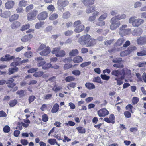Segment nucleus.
<instances>
[{"instance_id":"1a4fd4ad","label":"nucleus","mask_w":146,"mask_h":146,"mask_svg":"<svg viewBox=\"0 0 146 146\" xmlns=\"http://www.w3.org/2000/svg\"><path fill=\"white\" fill-rule=\"evenodd\" d=\"M137 42L139 45H143L146 43V35L141 36L137 40Z\"/></svg>"},{"instance_id":"0eeeda50","label":"nucleus","mask_w":146,"mask_h":146,"mask_svg":"<svg viewBox=\"0 0 146 146\" xmlns=\"http://www.w3.org/2000/svg\"><path fill=\"white\" fill-rule=\"evenodd\" d=\"M38 11L36 10H33L31 12L28 13L27 15V20L31 21L34 19Z\"/></svg>"},{"instance_id":"7c9ffc66","label":"nucleus","mask_w":146,"mask_h":146,"mask_svg":"<svg viewBox=\"0 0 146 146\" xmlns=\"http://www.w3.org/2000/svg\"><path fill=\"white\" fill-rule=\"evenodd\" d=\"M83 59L82 57L80 56H77L74 58L73 61L75 63H78L81 62Z\"/></svg>"},{"instance_id":"7ed1b4c3","label":"nucleus","mask_w":146,"mask_h":146,"mask_svg":"<svg viewBox=\"0 0 146 146\" xmlns=\"http://www.w3.org/2000/svg\"><path fill=\"white\" fill-rule=\"evenodd\" d=\"M111 25L110 26V29L112 30L116 29L120 25V21L117 19L115 17H113L112 18L110 21Z\"/></svg>"},{"instance_id":"bb28decb","label":"nucleus","mask_w":146,"mask_h":146,"mask_svg":"<svg viewBox=\"0 0 146 146\" xmlns=\"http://www.w3.org/2000/svg\"><path fill=\"white\" fill-rule=\"evenodd\" d=\"M96 43V40L92 38H90V40L87 45L88 47L94 46Z\"/></svg>"},{"instance_id":"72a5a7b5","label":"nucleus","mask_w":146,"mask_h":146,"mask_svg":"<svg viewBox=\"0 0 146 146\" xmlns=\"http://www.w3.org/2000/svg\"><path fill=\"white\" fill-rule=\"evenodd\" d=\"M70 13L69 12L66 11L63 14L62 18L64 19H67L70 17Z\"/></svg>"},{"instance_id":"09e8293b","label":"nucleus","mask_w":146,"mask_h":146,"mask_svg":"<svg viewBox=\"0 0 146 146\" xmlns=\"http://www.w3.org/2000/svg\"><path fill=\"white\" fill-rule=\"evenodd\" d=\"M137 55L139 56H141L146 55V51L142 50L137 53Z\"/></svg>"},{"instance_id":"58836bf2","label":"nucleus","mask_w":146,"mask_h":146,"mask_svg":"<svg viewBox=\"0 0 146 146\" xmlns=\"http://www.w3.org/2000/svg\"><path fill=\"white\" fill-rule=\"evenodd\" d=\"M44 25V22H40L35 24V27L36 29H39L40 28Z\"/></svg>"},{"instance_id":"338daca9","label":"nucleus","mask_w":146,"mask_h":146,"mask_svg":"<svg viewBox=\"0 0 146 146\" xmlns=\"http://www.w3.org/2000/svg\"><path fill=\"white\" fill-rule=\"evenodd\" d=\"M139 101V99L137 97H134L132 100V103L133 104H137Z\"/></svg>"},{"instance_id":"a878e982","label":"nucleus","mask_w":146,"mask_h":146,"mask_svg":"<svg viewBox=\"0 0 146 146\" xmlns=\"http://www.w3.org/2000/svg\"><path fill=\"white\" fill-rule=\"evenodd\" d=\"M85 86L89 90L94 89L95 88V85L90 83H86L85 84Z\"/></svg>"},{"instance_id":"f257e3e1","label":"nucleus","mask_w":146,"mask_h":146,"mask_svg":"<svg viewBox=\"0 0 146 146\" xmlns=\"http://www.w3.org/2000/svg\"><path fill=\"white\" fill-rule=\"evenodd\" d=\"M129 22L133 27H137L142 25L144 21L142 19L137 18L136 17L133 16L129 18Z\"/></svg>"},{"instance_id":"ddd939ff","label":"nucleus","mask_w":146,"mask_h":146,"mask_svg":"<svg viewBox=\"0 0 146 146\" xmlns=\"http://www.w3.org/2000/svg\"><path fill=\"white\" fill-rule=\"evenodd\" d=\"M50 52V48L47 46L46 48L40 52L39 54L42 56H45L47 55Z\"/></svg>"},{"instance_id":"680f3d73","label":"nucleus","mask_w":146,"mask_h":146,"mask_svg":"<svg viewBox=\"0 0 146 146\" xmlns=\"http://www.w3.org/2000/svg\"><path fill=\"white\" fill-rule=\"evenodd\" d=\"M38 70L37 68H32L28 70L29 73H32L37 71Z\"/></svg>"},{"instance_id":"6ab92c4d","label":"nucleus","mask_w":146,"mask_h":146,"mask_svg":"<svg viewBox=\"0 0 146 146\" xmlns=\"http://www.w3.org/2000/svg\"><path fill=\"white\" fill-rule=\"evenodd\" d=\"M84 28V26L82 24L76 27L74 29V31L76 33H79L83 31Z\"/></svg>"},{"instance_id":"2eb2a0df","label":"nucleus","mask_w":146,"mask_h":146,"mask_svg":"<svg viewBox=\"0 0 146 146\" xmlns=\"http://www.w3.org/2000/svg\"><path fill=\"white\" fill-rule=\"evenodd\" d=\"M15 4L14 1H9L6 2L5 4V7L7 9H10L13 8Z\"/></svg>"},{"instance_id":"c9c22d12","label":"nucleus","mask_w":146,"mask_h":146,"mask_svg":"<svg viewBox=\"0 0 146 146\" xmlns=\"http://www.w3.org/2000/svg\"><path fill=\"white\" fill-rule=\"evenodd\" d=\"M107 16V14L106 13H104L102 14L98 19V21H103L105 19Z\"/></svg>"},{"instance_id":"6e6d98bb","label":"nucleus","mask_w":146,"mask_h":146,"mask_svg":"<svg viewBox=\"0 0 146 146\" xmlns=\"http://www.w3.org/2000/svg\"><path fill=\"white\" fill-rule=\"evenodd\" d=\"M3 130L5 133H8L10 131V128L8 125H6L3 127Z\"/></svg>"},{"instance_id":"5701e85b","label":"nucleus","mask_w":146,"mask_h":146,"mask_svg":"<svg viewBox=\"0 0 146 146\" xmlns=\"http://www.w3.org/2000/svg\"><path fill=\"white\" fill-rule=\"evenodd\" d=\"M14 81V79L13 78H10L7 81L6 84H8V86L9 87H13L15 86V84L13 82Z\"/></svg>"},{"instance_id":"f8f14e48","label":"nucleus","mask_w":146,"mask_h":146,"mask_svg":"<svg viewBox=\"0 0 146 146\" xmlns=\"http://www.w3.org/2000/svg\"><path fill=\"white\" fill-rule=\"evenodd\" d=\"M142 32V30L140 28L135 29L132 33V34L134 36H138L141 35Z\"/></svg>"},{"instance_id":"4c0bfd02","label":"nucleus","mask_w":146,"mask_h":146,"mask_svg":"<svg viewBox=\"0 0 146 146\" xmlns=\"http://www.w3.org/2000/svg\"><path fill=\"white\" fill-rule=\"evenodd\" d=\"M27 5V1L24 0H22L19 2L18 4V5L19 7H24L25 6Z\"/></svg>"},{"instance_id":"a211bd4d","label":"nucleus","mask_w":146,"mask_h":146,"mask_svg":"<svg viewBox=\"0 0 146 146\" xmlns=\"http://www.w3.org/2000/svg\"><path fill=\"white\" fill-rule=\"evenodd\" d=\"M32 35L31 34L27 35L23 37L21 39L23 42L27 41L30 40L32 37Z\"/></svg>"},{"instance_id":"37998d69","label":"nucleus","mask_w":146,"mask_h":146,"mask_svg":"<svg viewBox=\"0 0 146 146\" xmlns=\"http://www.w3.org/2000/svg\"><path fill=\"white\" fill-rule=\"evenodd\" d=\"M24 55L25 57L29 58L32 56L33 54L31 51L27 52L25 53Z\"/></svg>"},{"instance_id":"5fc2aeb1","label":"nucleus","mask_w":146,"mask_h":146,"mask_svg":"<svg viewBox=\"0 0 146 146\" xmlns=\"http://www.w3.org/2000/svg\"><path fill=\"white\" fill-rule=\"evenodd\" d=\"M117 64H114L113 66L114 67L117 68H122L123 67V65L121 63H116Z\"/></svg>"},{"instance_id":"20e7f679","label":"nucleus","mask_w":146,"mask_h":146,"mask_svg":"<svg viewBox=\"0 0 146 146\" xmlns=\"http://www.w3.org/2000/svg\"><path fill=\"white\" fill-rule=\"evenodd\" d=\"M127 25H122L119 28V33L121 36L126 35L130 33L131 31V29L127 28Z\"/></svg>"},{"instance_id":"bf43d9fd","label":"nucleus","mask_w":146,"mask_h":146,"mask_svg":"<svg viewBox=\"0 0 146 146\" xmlns=\"http://www.w3.org/2000/svg\"><path fill=\"white\" fill-rule=\"evenodd\" d=\"M51 66V64L50 63H48L46 64H45L42 67V68L44 69H46L50 68Z\"/></svg>"},{"instance_id":"774afa93","label":"nucleus","mask_w":146,"mask_h":146,"mask_svg":"<svg viewBox=\"0 0 146 146\" xmlns=\"http://www.w3.org/2000/svg\"><path fill=\"white\" fill-rule=\"evenodd\" d=\"M33 8V5L32 4H30L27 6L26 8V11L27 12H28L30 10L32 9Z\"/></svg>"},{"instance_id":"a18cd8bd","label":"nucleus","mask_w":146,"mask_h":146,"mask_svg":"<svg viewBox=\"0 0 146 146\" xmlns=\"http://www.w3.org/2000/svg\"><path fill=\"white\" fill-rule=\"evenodd\" d=\"M17 103V100H14L11 101L9 104L10 106L13 107L15 106Z\"/></svg>"},{"instance_id":"69168bd1","label":"nucleus","mask_w":146,"mask_h":146,"mask_svg":"<svg viewBox=\"0 0 146 146\" xmlns=\"http://www.w3.org/2000/svg\"><path fill=\"white\" fill-rule=\"evenodd\" d=\"M47 47L46 45L44 44H42L38 48V51H40L42 50H44V49L46 48Z\"/></svg>"},{"instance_id":"49530a36","label":"nucleus","mask_w":146,"mask_h":146,"mask_svg":"<svg viewBox=\"0 0 146 146\" xmlns=\"http://www.w3.org/2000/svg\"><path fill=\"white\" fill-rule=\"evenodd\" d=\"M16 11L17 13H22L23 12L24 10L23 8L21 7H18L16 9Z\"/></svg>"},{"instance_id":"4d7b16f0","label":"nucleus","mask_w":146,"mask_h":146,"mask_svg":"<svg viewBox=\"0 0 146 146\" xmlns=\"http://www.w3.org/2000/svg\"><path fill=\"white\" fill-rule=\"evenodd\" d=\"M47 9L49 11L53 12L54 10L55 7L53 5H50L47 7Z\"/></svg>"},{"instance_id":"4be33fe9","label":"nucleus","mask_w":146,"mask_h":146,"mask_svg":"<svg viewBox=\"0 0 146 146\" xmlns=\"http://www.w3.org/2000/svg\"><path fill=\"white\" fill-rule=\"evenodd\" d=\"M124 77L125 76L124 75H123L121 76L119 78H115V80L117 81V85H120L123 83L122 80L124 79Z\"/></svg>"},{"instance_id":"c756f323","label":"nucleus","mask_w":146,"mask_h":146,"mask_svg":"<svg viewBox=\"0 0 146 146\" xmlns=\"http://www.w3.org/2000/svg\"><path fill=\"white\" fill-rule=\"evenodd\" d=\"M19 15L18 14H15L12 15L9 18V20L10 22H12L14 20L18 19Z\"/></svg>"},{"instance_id":"f03ea898","label":"nucleus","mask_w":146,"mask_h":146,"mask_svg":"<svg viewBox=\"0 0 146 146\" xmlns=\"http://www.w3.org/2000/svg\"><path fill=\"white\" fill-rule=\"evenodd\" d=\"M90 36L88 34H86L80 37L78 40V42L82 45H87L90 40Z\"/></svg>"},{"instance_id":"79ce46f5","label":"nucleus","mask_w":146,"mask_h":146,"mask_svg":"<svg viewBox=\"0 0 146 146\" xmlns=\"http://www.w3.org/2000/svg\"><path fill=\"white\" fill-rule=\"evenodd\" d=\"M75 78L72 76H69L66 77L65 80L66 82H70L73 81L74 80Z\"/></svg>"},{"instance_id":"9b49d317","label":"nucleus","mask_w":146,"mask_h":146,"mask_svg":"<svg viewBox=\"0 0 146 146\" xmlns=\"http://www.w3.org/2000/svg\"><path fill=\"white\" fill-rule=\"evenodd\" d=\"M62 89L61 84L55 83L52 88V90L55 92L57 93L60 91Z\"/></svg>"},{"instance_id":"423d86ee","label":"nucleus","mask_w":146,"mask_h":146,"mask_svg":"<svg viewBox=\"0 0 146 146\" xmlns=\"http://www.w3.org/2000/svg\"><path fill=\"white\" fill-rule=\"evenodd\" d=\"M21 59V58L19 57H17L15 58V62L11 63L10 64L11 66H19L20 64L27 62L28 61V60L27 59H24L22 61L20 60Z\"/></svg>"},{"instance_id":"9d476101","label":"nucleus","mask_w":146,"mask_h":146,"mask_svg":"<svg viewBox=\"0 0 146 146\" xmlns=\"http://www.w3.org/2000/svg\"><path fill=\"white\" fill-rule=\"evenodd\" d=\"M48 16V13L46 11H43L39 13L38 15V19L39 20H43L46 19Z\"/></svg>"},{"instance_id":"e2e57ef3","label":"nucleus","mask_w":146,"mask_h":146,"mask_svg":"<svg viewBox=\"0 0 146 146\" xmlns=\"http://www.w3.org/2000/svg\"><path fill=\"white\" fill-rule=\"evenodd\" d=\"M93 81L94 82L100 83L101 82V79L99 77H95L93 79Z\"/></svg>"},{"instance_id":"c03bdc74","label":"nucleus","mask_w":146,"mask_h":146,"mask_svg":"<svg viewBox=\"0 0 146 146\" xmlns=\"http://www.w3.org/2000/svg\"><path fill=\"white\" fill-rule=\"evenodd\" d=\"M48 142L50 145H54L56 142V140L54 139H50L48 140Z\"/></svg>"},{"instance_id":"39448f33","label":"nucleus","mask_w":146,"mask_h":146,"mask_svg":"<svg viewBox=\"0 0 146 146\" xmlns=\"http://www.w3.org/2000/svg\"><path fill=\"white\" fill-rule=\"evenodd\" d=\"M60 48H53L52 51V53L55 54L57 57H63L65 55V51L63 50H60Z\"/></svg>"},{"instance_id":"b1692460","label":"nucleus","mask_w":146,"mask_h":146,"mask_svg":"<svg viewBox=\"0 0 146 146\" xmlns=\"http://www.w3.org/2000/svg\"><path fill=\"white\" fill-rule=\"evenodd\" d=\"M111 74L112 75L117 77H118L120 75H121L120 72L118 70H113L111 72Z\"/></svg>"},{"instance_id":"412c9836","label":"nucleus","mask_w":146,"mask_h":146,"mask_svg":"<svg viewBox=\"0 0 146 146\" xmlns=\"http://www.w3.org/2000/svg\"><path fill=\"white\" fill-rule=\"evenodd\" d=\"M95 6H89L87 7L86 12L87 13L89 14L92 12L93 11L95 10Z\"/></svg>"},{"instance_id":"0e129e2a","label":"nucleus","mask_w":146,"mask_h":146,"mask_svg":"<svg viewBox=\"0 0 146 146\" xmlns=\"http://www.w3.org/2000/svg\"><path fill=\"white\" fill-rule=\"evenodd\" d=\"M122 61V59L121 58H118L113 59L112 61L114 63H119Z\"/></svg>"},{"instance_id":"aec40b11","label":"nucleus","mask_w":146,"mask_h":146,"mask_svg":"<svg viewBox=\"0 0 146 146\" xmlns=\"http://www.w3.org/2000/svg\"><path fill=\"white\" fill-rule=\"evenodd\" d=\"M59 108V106L57 103H56L54 105L51 110V112L52 113H56L58 110Z\"/></svg>"},{"instance_id":"13d9d810","label":"nucleus","mask_w":146,"mask_h":146,"mask_svg":"<svg viewBox=\"0 0 146 146\" xmlns=\"http://www.w3.org/2000/svg\"><path fill=\"white\" fill-rule=\"evenodd\" d=\"M101 78L103 80H108L110 78L109 76H107L105 74H101Z\"/></svg>"},{"instance_id":"052dcab7","label":"nucleus","mask_w":146,"mask_h":146,"mask_svg":"<svg viewBox=\"0 0 146 146\" xmlns=\"http://www.w3.org/2000/svg\"><path fill=\"white\" fill-rule=\"evenodd\" d=\"M42 119L44 122H46L48 121V117L47 115L44 114L42 116Z\"/></svg>"},{"instance_id":"a19ab883","label":"nucleus","mask_w":146,"mask_h":146,"mask_svg":"<svg viewBox=\"0 0 146 146\" xmlns=\"http://www.w3.org/2000/svg\"><path fill=\"white\" fill-rule=\"evenodd\" d=\"M58 17V15L56 13H54L51 15L49 17L50 20H53L56 19Z\"/></svg>"},{"instance_id":"6e6552de","label":"nucleus","mask_w":146,"mask_h":146,"mask_svg":"<svg viewBox=\"0 0 146 146\" xmlns=\"http://www.w3.org/2000/svg\"><path fill=\"white\" fill-rule=\"evenodd\" d=\"M98 114L100 117H104L109 114V112L105 108H104L97 111Z\"/></svg>"},{"instance_id":"cd10ccee","label":"nucleus","mask_w":146,"mask_h":146,"mask_svg":"<svg viewBox=\"0 0 146 146\" xmlns=\"http://www.w3.org/2000/svg\"><path fill=\"white\" fill-rule=\"evenodd\" d=\"M17 66H13V68H10L9 69L8 74L9 75L13 73L14 72L17 71L18 70V68L16 67Z\"/></svg>"},{"instance_id":"4468645a","label":"nucleus","mask_w":146,"mask_h":146,"mask_svg":"<svg viewBox=\"0 0 146 146\" xmlns=\"http://www.w3.org/2000/svg\"><path fill=\"white\" fill-rule=\"evenodd\" d=\"M35 60L38 62L37 65L39 67L44 66L45 63V62L44 61H42L43 60V58H42V57L36 58Z\"/></svg>"},{"instance_id":"2f4dec72","label":"nucleus","mask_w":146,"mask_h":146,"mask_svg":"<svg viewBox=\"0 0 146 146\" xmlns=\"http://www.w3.org/2000/svg\"><path fill=\"white\" fill-rule=\"evenodd\" d=\"M78 50L76 49H74L72 50L69 53V55L71 56H74L78 54Z\"/></svg>"},{"instance_id":"e433bc0d","label":"nucleus","mask_w":146,"mask_h":146,"mask_svg":"<svg viewBox=\"0 0 146 146\" xmlns=\"http://www.w3.org/2000/svg\"><path fill=\"white\" fill-rule=\"evenodd\" d=\"M43 74V72L42 71H38L35 73L33 74V76L36 77H40L42 76Z\"/></svg>"},{"instance_id":"3c124183","label":"nucleus","mask_w":146,"mask_h":146,"mask_svg":"<svg viewBox=\"0 0 146 146\" xmlns=\"http://www.w3.org/2000/svg\"><path fill=\"white\" fill-rule=\"evenodd\" d=\"M91 61H88L85 62H84L82 63L81 64L80 66L82 67H84L86 66H88V65H90L91 64Z\"/></svg>"},{"instance_id":"f3484780","label":"nucleus","mask_w":146,"mask_h":146,"mask_svg":"<svg viewBox=\"0 0 146 146\" xmlns=\"http://www.w3.org/2000/svg\"><path fill=\"white\" fill-rule=\"evenodd\" d=\"M69 2L66 0H59L58 1V5H61L62 7H65L69 4Z\"/></svg>"},{"instance_id":"393cba45","label":"nucleus","mask_w":146,"mask_h":146,"mask_svg":"<svg viewBox=\"0 0 146 146\" xmlns=\"http://www.w3.org/2000/svg\"><path fill=\"white\" fill-rule=\"evenodd\" d=\"M11 15V12L9 11L3 12L1 14V17L4 18H7L9 17Z\"/></svg>"},{"instance_id":"473e14b6","label":"nucleus","mask_w":146,"mask_h":146,"mask_svg":"<svg viewBox=\"0 0 146 146\" xmlns=\"http://www.w3.org/2000/svg\"><path fill=\"white\" fill-rule=\"evenodd\" d=\"M125 41V40L123 38H121L118 40L115 44L116 46H120L122 45Z\"/></svg>"},{"instance_id":"8fccbe9b","label":"nucleus","mask_w":146,"mask_h":146,"mask_svg":"<svg viewBox=\"0 0 146 146\" xmlns=\"http://www.w3.org/2000/svg\"><path fill=\"white\" fill-rule=\"evenodd\" d=\"M9 56V54H7L3 56L0 59L1 61H8V56Z\"/></svg>"},{"instance_id":"de8ad7c7","label":"nucleus","mask_w":146,"mask_h":146,"mask_svg":"<svg viewBox=\"0 0 146 146\" xmlns=\"http://www.w3.org/2000/svg\"><path fill=\"white\" fill-rule=\"evenodd\" d=\"M129 54V51H128L127 50L123 51L120 53V54L121 56H124L128 55Z\"/></svg>"},{"instance_id":"dca6fc26","label":"nucleus","mask_w":146,"mask_h":146,"mask_svg":"<svg viewBox=\"0 0 146 146\" xmlns=\"http://www.w3.org/2000/svg\"><path fill=\"white\" fill-rule=\"evenodd\" d=\"M95 0H81L82 3L86 6L93 5Z\"/></svg>"},{"instance_id":"f704fd0d","label":"nucleus","mask_w":146,"mask_h":146,"mask_svg":"<svg viewBox=\"0 0 146 146\" xmlns=\"http://www.w3.org/2000/svg\"><path fill=\"white\" fill-rule=\"evenodd\" d=\"M114 17H115L117 20H121L125 19L126 15L125 14H122L116 16Z\"/></svg>"},{"instance_id":"c85d7f7f","label":"nucleus","mask_w":146,"mask_h":146,"mask_svg":"<svg viewBox=\"0 0 146 146\" xmlns=\"http://www.w3.org/2000/svg\"><path fill=\"white\" fill-rule=\"evenodd\" d=\"M20 23L18 21H16L13 23L11 27L12 29H15L20 26Z\"/></svg>"},{"instance_id":"ea45409f","label":"nucleus","mask_w":146,"mask_h":146,"mask_svg":"<svg viewBox=\"0 0 146 146\" xmlns=\"http://www.w3.org/2000/svg\"><path fill=\"white\" fill-rule=\"evenodd\" d=\"M76 129L79 133H80L82 134L86 132L85 129L83 127H77Z\"/></svg>"},{"instance_id":"864d4df0","label":"nucleus","mask_w":146,"mask_h":146,"mask_svg":"<svg viewBox=\"0 0 146 146\" xmlns=\"http://www.w3.org/2000/svg\"><path fill=\"white\" fill-rule=\"evenodd\" d=\"M142 3L139 1L135 2L134 5V8H137L138 7H140L142 5Z\"/></svg>"},{"instance_id":"603ef678","label":"nucleus","mask_w":146,"mask_h":146,"mask_svg":"<svg viewBox=\"0 0 146 146\" xmlns=\"http://www.w3.org/2000/svg\"><path fill=\"white\" fill-rule=\"evenodd\" d=\"M30 26V25L29 24H27L23 25L22 27L21 30L22 31H24L29 29Z\"/></svg>"}]
</instances>
